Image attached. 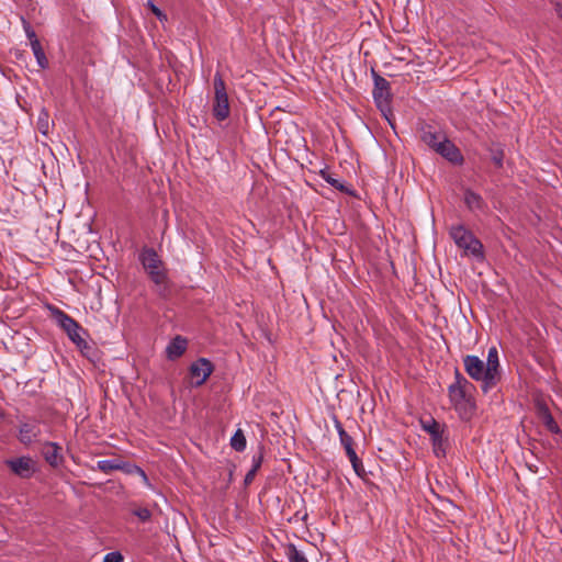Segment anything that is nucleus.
<instances>
[{"instance_id": "obj_31", "label": "nucleus", "mask_w": 562, "mask_h": 562, "mask_svg": "<svg viewBox=\"0 0 562 562\" xmlns=\"http://www.w3.org/2000/svg\"><path fill=\"white\" fill-rule=\"evenodd\" d=\"M124 558L121 552L113 551L108 554H105L103 562H123Z\"/></svg>"}, {"instance_id": "obj_35", "label": "nucleus", "mask_w": 562, "mask_h": 562, "mask_svg": "<svg viewBox=\"0 0 562 562\" xmlns=\"http://www.w3.org/2000/svg\"><path fill=\"white\" fill-rule=\"evenodd\" d=\"M555 12L559 15V18L562 20V4L561 3L555 4Z\"/></svg>"}, {"instance_id": "obj_16", "label": "nucleus", "mask_w": 562, "mask_h": 562, "mask_svg": "<svg viewBox=\"0 0 562 562\" xmlns=\"http://www.w3.org/2000/svg\"><path fill=\"white\" fill-rule=\"evenodd\" d=\"M187 347H188L187 339L181 336H177L169 342V345L166 348L167 357L170 360H175L184 353V351L187 350Z\"/></svg>"}, {"instance_id": "obj_30", "label": "nucleus", "mask_w": 562, "mask_h": 562, "mask_svg": "<svg viewBox=\"0 0 562 562\" xmlns=\"http://www.w3.org/2000/svg\"><path fill=\"white\" fill-rule=\"evenodd\" d=\"M341 445L344 446L345 450H346V453L349 454L350 451L353 452L355 449H353V440L351 438V436L349 435H344L341 440H340Z\"/></svg>"}, {"instance_id": "obj_25", "label": "nucleus", "mask_w": 562, "mask_h": 562, "mask_svg": "<svg viewBox=\"0 0 562 562\" xmlns=\"http://www.w3.org/2000/svg\"><path fill=\"white\" fill-rule=\"evenodd\" d=\"M351 464H352V468L355 470V472L357 473L358 476L362 477L366 475V471H364V468H363V464H362V461L358 458L356 451L351 452L349 454H347Z\"/></svg>"}, {"instance_id": "obj_21", "label": "nucleus", "mask_w": 562, "mask_h": 562, "mask_svg": "<svg viewBox=\"0 0 562 562\" xmlns=\"http://www.w3.org/2000/svg\"><path fill=\"white\" fill-rule=\"evenodd\" d=\"M31 48L33 50V54L37 60V64L41 68H46L48 65V60L45 56V53L42 48V45L40 42L32 43Z\"/></svg>"}, {"instance_id": "obj_38", "label": "nucleus", "mask_w": 562, "mask_h": 562, "mask_svg": "<svg viewBox=\"0 0 562 562\" xmlns=\"http://www.w3.org/2000/svg\"><path fill=\"white\" fill-rule=\"evenodd\" d=\"M338 435H339V438L341 439L344 435H348V434L346 432L345 429H340V431H338Z\"/></svg>"}, {"instance_id": "obj_10", "label": "nucleus", "mask_w": 562, "mask_h": 562, "mask_svg": "<svg viewBox=\"0 0 562 562\" xmlns=\"http://www.w3.org/2000/svg\"><path fill=\"white\" fill-rule=\"evenodd\" d=\"M212 372V363L205 358H200L190 367L191 384L194 386H201Z\"/></svg>"}, {"instance_id": "obj_29", "label": "nucleus", "mask_w": 562, "mask_h": 562, "mask_svg": "<svg viewBox=\"0 0 562 562\" xmlns=\"http://www.w3.org/2000/svg\"><path fill=\"white\" fill-rule=\"evenodd\" d=\"M260 459H258L257 461H255L252 468L247 472L246 476H245V480H244V483L245 485H249L252 481H254V477L258 471V469L260 468Z\"/></svg>"}, {"instance_id": "obj_13", "label": "nucleus", "mask_w": 562, "mask_h": 562, "mask_svg": "<svg viewBox=\"0 0 562 562\" xmlns=\"http://www.w3.org/2000/svg\"><path fill=\"white\" fill-rule=\"evenodd\" d=\"M446 138V134L434 128L431 125L425 124L420 128V139L434 150L437 148V144L441 143V139Z\"/></svg>"}, {"instance_id": "obj_32", "label": "nucleus", "mask_w": 562, "mask_h": 562, "mask_svg": "<svg viewBox=\"0 0 562 562\" xmlns=\"http://www.w3.org/2000/svg\"><path fill=\"white\" fill-rule=\"evenodd\" d=\"M131 469H132V470H127V471H128V474L136 473V474H138V475L142 477L143 482H144L146 485H148V486L150 485V484H149V480H148V477H147V475H146V473L144 472V470H143V469H140V468H131Z\"/></svg>"}, {"instance_id": "obj_5", "label": "nucleus", "mask_w": 562, "mask_h": 562, "mask_svg": "<svg viewBox=\"0 0 562 562\" xmlns=\"http://www.w3.org/2000/svg\"><path fill=\"white\" fill-rule=\"evenodd\" d=\"M214 103L213 114L218 121H223L229 115V102L226 92V86L222 76L216 72L214 76Z\"/></svg>"}, {"instance_id": "obj_36", "label": "nucleus", "mask_w": 562, "mask_h": 562, "mask_svg": "<svg viewBox=\"0 0 562 562\" xmlns=\"http://www.w3.org/2000/svg\"><path fill=\"white\" fill-rule=\"evenodd\" d=\"M334 423H335V427H336L337 431H340V429H344L341 423L338 420V418L336 416L334 417Z\"/></svg>"}, {"instance_id": "obj_14", "label": "nucleus", "mask_w": 562, "mask_h": 562, "mask_svg": "<svg viewBox=\"0 0 562 562\" xmlns=\"http://www.w3.org/2000/svg\"><path fill=\"white\" fill-rule=\"evenodd\" d=\"M43 456L46 462L54 468H57L63 462L61 447L56 442H45Z\"/></svg>"}, {"instance_id": "obj_22", "label": "nucleus", "mask_w": 562, "mask_h": 562, "mask_svg": "<svg viewBox=\"0 0 562 562\" xmlns=\"http://www.w3.org/2000/svg\"><path fill=\"white\" fill-rule=\"evenodd\" d=\"M231 446L234 450L240 452L246 448V438L241 429H238L231 438Z\"/></svg>"}, {"instance_id": "obj_37", "label": "nucleus", "mask_w": 562, "mask_h": 562, "mask_svg": "<svg viewBox=\"0 0 562 562\" xmlns=\"http://www.w3.org/2000/svg\"><path fill=\"white\" fill-rule=\"evenodd\" d=\"M131 468H138V467H137V465L130 464V463L125 462V469H124V470H122V471H123V472H125V473H128V471H127V470H132Z\"/></svg>"}, {"instance_id": "obj_4", "label": "nucleus", "mask_w": 562, "mask_h": 562, "mask_svg": "<svg viewBox=\"0 0 562 562\" xmlns=\"http://www.w3.org/2000/svg\"><path fill=\"white\" fill-rule=\"evenodd\" d=\"M372 77L374 80V89H373V98L374 101L382 112V114L385 116V119L391 123L389 115H392L391 112V87L390 82L380 76L376 71L372 69Z\"/></svg>"}, {"instance_id": "obj_6", "label": "nucleus", "mask_w": 562, "mask_h": 562, "mask_svg": "<svg viewBox=\"0 0 562 562\" xmlns=\"http://www.w3.org/2000/svg\"><path fill=\"white\" fill-rule=\"evenodd\" d=\"M140 261L144 269L156 284H162L166 281L162 261L154 249H143L140 254Z\"/></svg>"}, {"instance_id": "obj_9", "label": "nucleus", "mask_w": 562, "mask_h": 562, "mask_svg": "<svg viewBox=\"0 0 562 562\" xmlns=\"http://www.w3.org/2000/svg\"><path fill=\"white\" fill-rule=\"evenodd\" d=\"M4 463L13 474L21 479H30L36 472V462L29 456L8 459Z\"/></svg>"}, {"instance_id": "obj_12", "label": "nucleus", "mask_w": 562, "mask_h": 562, "mask_svg": "<svg viewBox=\"0 0 562 562\" xmlns=\"http://www.w3.org/2000/svg\"><path fill=\"white\" fill-rule=\"evenodd\" d=\"M41 434L40 424L37 420L22 422L19 427V440L23 445H31L34 442Z\"/></svg>"}, {"instance_id": "obj_24", "label": "nucleus", "mask_w": 562, "mask_h": 562, "mask_svg": "<svg viewBox=\"0 0 562 562\" xmlns=\"http://www.w3.org/2000/svg\"><path fill=\"white\" fill-rule=\"evenodd\" d=\"M321 176L326 182H328L335 189L339 190L340 192H348L347 188L342 184V182L334 178L329 171L321 170Z\"/></svg>"}, {"instance_id": "obj_17", "label": "nucleus", "mask_w": 562, "mask_h": 562, "mask_svg": "<svg viewBox=\"0 0 562 562\" xmlns=\"http://www.w3.org/2000/svg\"><path fill=\"white\" fill-rule=\"evenodd\" d=\"M538 415L542 424L546 426V428L552 432V434H559L560 427L554 420L552 414L550 413L549 408L544 404L538 405Z\"/></svg>"}, {"instance_id": "obj_15", "label": "nucleus", "mask_w": 562, "mask_h": 562, "mask_svg": "<svg viewBox=\"0 0 562 562\" xmlns=\"http://www.w3.org/2000/svg\"><path fill=\"white\" fill-rule=\"evenodd\" d=\"M487 378L490 381L497 380L499 382L501 380V372H499V360H498V351L496 347H492L488 349L487 353Z\"/></svg>"}, {"instance_id": "obj_26", "label": "nucleus", "mask_w": 562, "mask_h": 562, "mask_svg": "<svg viewBox=\"0 0 562 562\" xmlns=\"http://www.w3.org/2000/svg\"><path fill=\"white\" fill-rule=\"evenodd\" d=\"M21 21H22L26 37L30 41V45H32V43L40 42L36 36L35 31L32 29L31 24L23 16L21 18Z\"/></svg>"}, {"instance_id": "obj_7", "label": "nucleus", "mask_w": 562, "mask_h": 562, "mask_svg": "<svg viewBox=\"0 0 562 562\" xmlns=\"http://www.w3.org/2000/svg\"><path fill=\"white\" fill-rule=\"evenodd\" d=\"M53 316L72 342L81 336H87L86 329L64 311L55 308L53 310Z\"/></svg>"}, {"instance_id": "obj_3", "label": "nucleus", "mask_w": 562, "mask_h": 562, "mask_svg": "<svg viewBox=\"0 0 562 562\" xmlns=\"http://www.w3.org/2000/svg\"><path fill=\"white\" fill-rule=\"evenodd\" d=\"M465 372L475 381L482 382V391L487 393L497 385V380L490 381L487 378V366L477 356L468 355L463 358Z\"/></svg>"}, {"instance_id": "obj_23", "label": "nucleus", "mask_w": 562, "mask_h": 562, "mask_svg": "<svg viewBox=\"0 0 562 562\" xmlns=\"http://www.w3.org/2000/svg\"><path fill=\"white\" fill-rule=\"evenodd\" d=\"M285 554L289 559V562H308L306 557L292 543L288 546Z\"/></svg>"}, {"instance_id": "obj_11", "label": "nucleus", "mask_w": 562, "mask_h": 562, "mask_svg": "<svg viewBox=\"0 0 562 562\" xmlns=\"http://www.w3.org/2000/svg\"><path fill=\"white\" fill-rule=\"evenodd\" d=\"M435 151L452 164L461 165L463 162L460 149L447 136L441 139L440 144H437Z\"/></svg>"}, {"instance_id": "obj_19", "label": "nucleus", "mask_w": 562, "mask_h": 562, "mask_svg": "<svg viewBox=\"0 0 562 562\" xmlns=\"http://www.w3.org/2000/svg\"><path fill=\"white\" fill-rule=\"evenodd\" d=\"M97 469L105 474H109L112 471L124 470L125 462H123L119 459L100 460L97 462Z\"/></svg>"}, {"instance_id": "obj_1", "label": "nucleus", "mask_w": 562, "mask_h": 562, "mask_svg": "<svg viewBox=\"0 0 562 562\" xmlns=\"http://www.w3.org/2000/svg\"><path fill=\"white\" fill-rule=\"evenodd\" d=\"M475 386L468 381L458 369L454 371V382L448 387V395L456 409L472 405V392Z\"/></svg>"}, {"instance_id": "obj_8", "label": "nucleus", "mask_w": 562, "mask_h": 562, "mask_svg": "<svg viewBox=\"0 0 562 562\" xmlns=\"http://www.w3.org/2000/svg\"><path fill=\"white\" fill-rule=\"evenodd\" d=\"M422 427L427 431L432 441V449L437 457L445 456L446 452V439L443 437V429L441 425L432 417L420 420Z\"/></svg>"}, {"instance_id": "obj_33", "label": "nucleus", "mask_w": 562, "mask_h": 562, "mask_svg": "<svg viewBox=\"0 0 562 562\" xmlns=\"http://www.w3.org/2000/svg\"><path fill=\"white\" fill-rule=\"evenodd\" d=\"M148 7L150 8L151 12L160 20H167V16L162 11L156 7L151 1H148Z\"/></svg>"}, {"instance_id": "obj_18", "label": "nucleus", "mask_w": 562, "mask_h": 562, "mask_svg": "<svg viewBox=\"0 0 562 562\" xmlns=\"http://www.w3.org/2000/svg\"><path fill=\"white\" fill-rule=\"evenodd\" d=\"M464 203L471 211L483 210L485 206L482 196L470 189L464 192Z\"/></svg>"}, {"instance_id": "obj_2", "label": "nucleus", "mask_w": 562, "mask_h": 562, "mask_svg": "<svg viewBox=\"0 0 562 562\" xmlns=\"http://www.w3.org/2000/svg\"><path fill=\"white\" fill-rule=\"evenodd\" d=\"M456 245L476 258H483L482 243L462 224L452 225L449 231Z\"/></svg>"}, {"instance_id": "obj_39", "label": "nucleus", "mask_w": 562, "mask_h": 562, "mask_svg": "<svg viewBox=\"0 0 562 562\" xmlns=\"http://www.w3.org/2000/svg\"><path fill=\"white\" fill-rule=\"evenodd\" d=\"M290 435H291L292 438L294 437L295 430L293 428L291 429V434Z\"/></svg>"}, {"instance_id": "obj_20", "label": "nucleus", "mask_w": 562, "mask_h": 562, "mask_svg": "<svg viewBox=\"0 0 562 562\" xmlns=\"http://www.w3.org/2000/svg\"><path fill=\"white\" fill-rule=\"evenodd\" d=\"M53 122L49 120V114L45 109H42L37 119V128L43 135L49 133Z\"/></svg>"}, {"instance_id": "obj_27", "label": "nucleus", "mask_w": 562, "mask_h": 562, "mask_svg": "<svg viewBox=\"0 0 562 562\" xmlns=\"http://www.w3.org/2000/svg\"><path fill=\"white\" fill-rule=\"evenodd\" d=\"M132 514L143 522H146L151 518V513L146 507H136L132 510Z\"/></svg>"}, {"instance_id": "obj_34", "label": "nucleus", "mask_w": 562, "mask_h": 562, "mask_svg": "<svg viewBox=\"0 0 562 562\" xmlns=\"http://www.w3.org/2000/svg\"><path fill=\"white\" fill-rule=\"evenodd\" d=\"M503 157H504L503 151H496L495 154H493L492 160L497 167H502Z\"/></svg>"}, {"instance_id": "obj_28", "label": "nucleus", "mask_w": 562, "mask_h": 562, "mask_svg": "<svg viewBox=\"0 0 562 562\" xmlns=\"http://www.w3.org/2000/svg\"><path fill=\"white\" fill-rule=\"evenodd\" d=\"M85 337L86 336H81L74 344L78 347L82 355L89 356L92 351V347L88 344Z\"/></svg>"}]
</instances>
